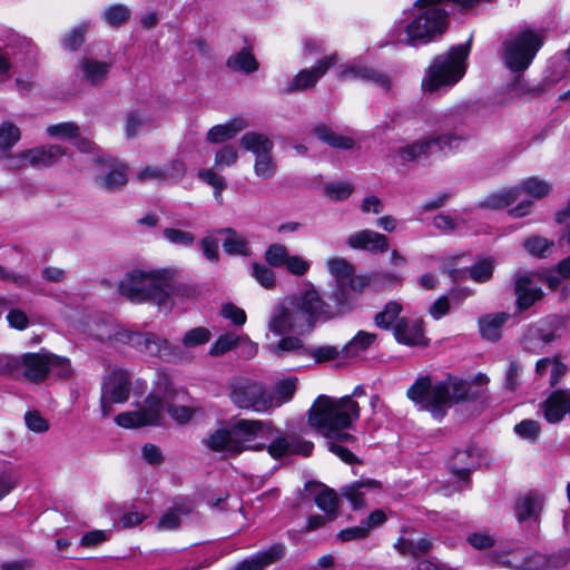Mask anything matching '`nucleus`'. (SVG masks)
<instances>
[{"label":"nucleus","mask_w":570,"mask_h":570,"mask_svg":"<svg viewBox=\"0 0 570 570\" xmlns=\"http://www.w3.org/2000/svg\"><path fill=\"white\" fill-rule=\"evenodd\" d=\"M361 409L350 396L334 399L320 395L308 410V424L327 440L328 450L345 463H353L356 458L341 443L355 442L348 432L360 419Z\"/></svg>","instance_id":"obj_1"},{"label":"nucleus","mask_w":570,"mask_h":570,"mask_svg":"<svg viewBox=\"0 0 570 570\" xmlns=\"http://www.w3.org/2000/svg\"><path fill=\"white\" fill-rule=\"evenodd\" d=\"M330 320H333L330 303L323 299L312 284H308L306 288L273 308L268 330L277 336L292 331L304 333L312 331L316 323Z\"/></svg>","instance_id":"obj_2"},{"label":"nucleus","mask_w":570,"mask_h":570,"mask_svg":"<svg viewBox=\"0 0 570 570\" xmlns=\"http://www.w3.org/2000/svg\"><path fill=\"white\" fill-rule=\"evenodd\" d=\"M469 383L464 380L449 376L444 381L433 383L425 375L407 389L406 396L421 410L429 411L435 420H442L448 409L453 404L464 401L469 394Z\"/></svg>","instance_id":"obj_3"},{"label":"nucleus","mask_w":570,"mask_h":570,"mask_svg":"<svg viewBox=\"0 0 570 570\" xmlns=\"http://www.w3.org/2000/svg\"><path fill=\"white\" fill-rule=\"evenodd\" d=\"M173 276L168 269L132 271L120 281L118 289L132 303L153 302L159 307H168L174 291Z\"/></svg>","instance_id":"obj_4"},{"label":"nucleus","mask_w":570,"mask_h":570,"mask_svg":"<svg viewBox=\"0 0 570 570\" xmlns=\"http://www.w3.org/2000/svg\"><path fill=\"white\" fill-rule=\"evenodd\" d=\"M546 32L531 26H521L503 41L502 59L508 69L523 72L530 67L544 43Z\"/></svg>","instance_id":"obj_5"},{"label":"nucleus","mask_w":570,"mask_h":570,"mask_svg":"<svg viewBox=\"0 0 570 570\" xmlns=\"http://www.w3.org/2000/svg\"><path fill=\"white\" fill-rule=\"evenodd\" d=\"M469 52V45L461 43L452 47L446 53L436 56L426 70L422 87L433 92L454 86L465 73Z\"/></svg>","instance_id":"obj_6"},{"label":"nucleus","mask_w":570,"mask_h":570,"mask_svg":"<svg viewBox=\"0 0 570 570\" xmlns=\"http://www.w3.org/2000/svg\"><path fill=\"white\" fill-rule=\"evenodd\" d=\"M78 127L73 126V147L81 155L88 154L97 168L96 181L98 186L106 191H115L122 188L128 181V167L115 158H106L97 146L88 138H82L78 134Z\"/></svg>","instance_id":"obj_7"},{"label":"nucleus","mask_w":570,"mask_h":570,"mask_svg":"<svg viewBox=\"0 0 570 570\" xmlns=\"http://www.w3.org/2000/svg\"><path fill=\"white\" fill-rule=\"evenodd\" d=\"M230 400L239 409L265 413L274 409V397L266 386L246 377L232 382Z\"/></svg>","instance_id":"obj_8"},{"label":"nucleus","mask_w":570,"mask_h":570,"mask_svg":"<svg viewBox=\"0 0 570 570\" xmlns=\"http://www.w3.org/2000/svg\"><path fill=\"white\" fill-rule=\"evenodd\" d=\"M262 442L264 443V450H266L273 459H281L294 454L308 456L314 449V444L311 441L301 439L295 434L284 433L268 422Z\"/></svg>","instance_id":"obj_9"},{"label":"nucleus","mask_w":570,"mask_h":570,"mask_svg":"<svg viewBox=\"0 0 570 570\" xmlns=\"http://www.w3.org/2000/svg\"><path fill=\"white\" fill-rule=\"evenodd\" d=\"M460 141V137L452 134L425 137L399 147L395 149V155L401 161H414L455 149Z\"/></svg>","instance_id":"obj_10"},{"label":"nucleus","mask_w":570,"mask_h":570,"mask_svg":"<svg viewBox=\"0 0 570 570\" xmlns=\"http://www.w3.org/2000/svg\"><path fill=\"white\" fill-rule=\"evenodd\" d=\"M164 404L160 396L149 394L135 411H127L116 416L117 425L125 429H137L148 425L160 424Z\"/></svg>","instance_id":"obj_11"},{"label":"nucleus","mask_w":570,"mask_h":570,"mask_svg":"<svg viewBox=\"0 0 570 570\" xmlns=\"http://www.w3.org/2000/svg\"><path fill=\"white\" fill-rule=\"evenodd\" d=\"M267 422L240 420L232 428V454H238L243 451L264 450L265 430Z\"/></svg>","instance_id":"obj_12"},{"label":"nucleus","mask_w":570,"mask_h":570,"mask_svg":"<svg viewBox=\"0 0 570 570\" xmlns=\"http://www.w3.org/2000/svg\"><path fill=\"white\" fill-rule=\"evenodd\" d=\"M118 340L150 356L168 360L173 355L168 341L154 333L124 331Z\"/></svg>","instance_id":"obj_13"},{"label":"nucleus","mask_w":570,"mask_h":570,"mask_svg":"<svg viewBox=\"0 0 570 570\" xmlns=\"http://www.w3.org/2000/svg\"><path fill=\"white\" fill-rule=\"evenodd\" d=\"M340 80H362L377 86L379 88L389 91L391 88L390 77L368 66L353 62L351 65L341 66L337 72Z\"/></svg>","instance_id":"obj_14"},{"label":"nucleus","mask_w":570,"mask_h":570,"mask_svg":"<svg viewBox=\"0 0 570 570\" xmlns=\"http://www.w3.org/2000/svg\"><path fill=\"white\" fill-rule=\"evenodd\" d=\"M340 80H362L377 86L379 88L389 91L391 88L390 77L368 66L353 62L351 65L341 66L337 72Z\"/></svg>","instance_id":"obj_15"},{"label":"nucleus","mask_w":570,"mask_h":570,"mask_svg":"<svg viewBox=\"0 0 570 570\" xmlns=\"http://www.w3.org/2000/svg\"><path fill=\"white\" fill-rule=\"evenodd\" d=\"M539 411L548 423H560L566 414L570 419V390L558 389L539 404Z\"/></svg>","instance_id":"obj_16"},{"label":"nucleus","mask_w":570,"mask_h":570,"mask_svg":"<svg viewBox=\"0 0 570 570\" xmlns=\"http://www.w3.org/2000/svg\"><path fill=\"white\" fill-rule=\"evenodd\" d=\"M337 55L333 53L318 60L315 66L301 70L295 76L286 91H302L314 87L317 81L326 73V71L337 63Z\"/></svg>","instance_id":"obj_17"},{"label":"nucleus","mask_w":570,"mask_h":570,"mask_svg":"<svg viewBox=\"0 0 570 570\" xmlns=\"http://www.w3.org/2000/svg\"><path fill=\"white\" fill-rule=\"evenodd\" d=\"M21 377L30 382L45 380L52 365V357L41 353H26L19 356Z\"/></svg>","instance_id":"obj_18"},{"label":"nucleus","mask_w":570,"mask_h":570,"mask_svg":"<svg viewBox=\"0 0 570 570\" xmlns=\"http://www.w3.org/2000/svg\"><path fill=\"white\" fill-rule=\"evenodd\" d=\"M101 393L111 402L125 403L129 399L130 376L127 371L116 368L104 381Z\"/></svg>","instance_id":"obj_19"},{"label":"nucleus","mask_w":570,"mask_h":570,"mask_svg":"<svg viewBox=\"0 0 570 570\" xmlns=\"http://www.w3.org/2000/svg\"><path fill=\"white\" fill-rule=\"evenodd\" d=\"M346 244L353 249L366 250L373 254L385 253L389 249L387 237L372 229H362L350 235Z\"/></svg>","instance_id":"obj_20"},{"label":"nucleus","mask_w":570,"mask_h":570,"mask_svg":"<svg viewBox=\"0 0 570 570\" xmlns=\"http://www.w3.org/2000/svg\"><path fill=\"white\" fill-rule=\"evenodd\" d=\"M514 293L517 296V308L519 312L531 307L543 296L542 289L527 274H518L514 278Z\"/></svg>","instance_id":"obj_21"},{"label":"nucleus","mask_w":570,"mask_h":570,"mask_svg":"<svg viewBox=\"0 0 570 570\" xmlns=\"http://www.w3.org/2000/svg\"><path fill=\"white\" fill-rule=\"evenodd\" d=\"M20 45L23 52H17L11 46L0 49V83L10 77L12 58L17 65L24 59L29 61L35 59L36 47L26 38L20 39Z\"/></svg>","instance_id":"obj_22"},{"label":"nucleus","mask_w":570,"mask_h":570,"mask_svg":"<svg viewBox=\"0 0 570 570\" xmlns=\"http://www.w3.org/2000/svg\"><path fill=\"white\" fill-rule=\"evenodd\" d=\"M394 336L399 343L410 346L426 344L421 320L399 318L394 326Z\"/></svg>","instance_id":"obj_23"},{"label":"nucleus","mask_w":570,"mask_h":570,"mask_svg":"<svg viewBox=\"0 0 570 570\" xmlns=\"http://www.w3.org/2000/svg\"><path fill=\"white\" fill-rule=\"evenodd\" d=\"M63 155L66 149L58 145H51L48 147H38L22 151L20 154L21 160L26 161L31 166H51L58 161Z\"/></svg>","instance_id":"obj_24"},{"label":"nucleus","mask_w":570,"mask_h":570,"mask_svg":"<svg viewBox=\"0 0 570 570\" xmlns=\"http://www.w3.org/2000/svg\"><path fill=\"white\" fill-rule=\"evenodd\" d=\"M331 299L333 304H330V312L333 314V318L351 312L356 304V296L347 283L334 284Z\"/></svg>","instance_id":"obj_25"},{"label":"nucleus","mask_w":570,"mask_h":570,"mask_svg":"<svg viewBox=\"0 0 570 570\" xmlns=\"http://www.w3.org/2000/svg\"><path fill=\"white\" fill-rule=\"evenodd\" d=\"M246 343L248 356H253L257 352V346L250 342L247 335H238L236 333H225L220 335L210 346L209 354L212 356H220L228 351L235 348L238 344Z\"/></svg>","instance_id":"obj_26"},{"label":"nucleus","mask_w":570,"mask_h":570,"mask_svg":"<svg viewBox=\"0 0 570 570\" xmlns=\"http://www.w3.org/2000/svg\"><path fill=\"white\" fill-rule=\"evenodd\" d=\"M510 318V314L499 312L494 314H487L479 318V330L481 336L488 341H498L501 337L502 326Z\"/></svg>","instance_id":"obj_27"},{"label":"nucleus","mask_w":570,"mask_h":570,"mask_svg":"<svg viewBox=\"0 0 570 570\" xmlns=\"http://www.w3.org/2000/svg\"><path fill=\"white\" fill-rule=\"evenodd\" d=\"M217 234L223 235V249L228 255L249 256L248 240L233 228H220Z\"/></svg>","instance_id":"obj_28"},{"label":"nucleus","mask_w":570,"mask_h":570,"mask_svg":"<svg viewBox=\"0 0 570 570\" xmlns=\"http://www.w3.org/2000/svg\"><path fill=\"white\" fill-rule=\"evenodd\" d=\"M240 145L253 153L255 158L272 154L274 148L273 141L266 135L254 131L246 132L240 139Z\"/></svg>","instance_id":"obj_29"},{"label":"nucleus","mask_w":570,"mask_h":570,"mask_svg":"<svg viewBox=\"0 0 570 570\" xmlns=\"http://www.w3.org/2000/svg\"><path fill=\"white\" fill-rule=\"evenodd\" d=\"M247 122L242 118H234L227 124L214 126L207 134L210 142H223L235 137L239 131L247 127Z\"/></svg>","instance_id":"obj_30"},{"label":"nucleus","mask_w":570,"mask_h":570,"mask_svg":"<svg viewBox=\"0 0 570 570\" xmlns=\"http://www.w3.org/2000/svg\"><path fill=\"white\" fill-rule=\"evenodd\" d=\"M376 341V334L360 331L348 343L342 348V358L350 360L357 357L366 351Z\"/></svg>","instance_id":"obj_31"},{"label":"nucleus","mask_w":570,"mask_h":570,"mask_svg":"<svg viewBox=\"0 0 570 570\" xmlns=\"http://www.w3.org/2000/svg\"><path fill=\"white\" fill-rule=\"evenodd\" d=\"M519 199V189L514 187L504 188L494 193L489 194L480 202V207L488 209H502Z\"/></svg>","instance_id":"obj_32"},{"label":"nucleus","mask_w":570,"mask_h":570,"mask_svg":"<svg viewBox=\"0 0 570 570\" xmlns=\"http://www.w3.org/2000/svg\"><path fill=\"white\" fill-rule=\"evenodd\" d=\"M109 73V65L102 61L86 59L81 63V77L92 86L101 85Z\"/></svg>","instance_id":"obj_33"},{"label":"nucleus","mask_w":570,"mask_h":570,"mask_svg":"<svg viewBox=\"0 0 570 570\" xmlns=\"http://www.w3.org/2000/svg\"><path fill=\"white\" fill-rule=\"evenodd\" d=\"M566 330V321L563 317L553 315L540 322L538 327L539 338L544 343H551L560 338Z\"/></svg>","instance_id":"obj_34"},{"label":"nucleus","mask_w":570,"mask_h":570,"mask_svg":"<svg viewBox=\"0 0 570 570\" xmlns=\"http://www.w3.org/2000/svg\"><path fill=\"white\" fill-rule=\"evenodd\" d=\"M394 548L401 554L417 558V557L426 554L431 550L432 542L426 537L420 538L417 540L400 538L394 543Z\"/></svg>","instance_id":"obj_35"},{"label":"nucleus","mask_w":570,"mask_h":570,"mask_svg":"<svg viewBox=\"0 0 570 570\" xmlns=\"http://www.w3.org/2000/svg\"><path fill=\"white\" fill-rule=\"evenodd\" d=\"M267 350L277 357L285 353H296L304 356L307 354V347L304 346L301 338L295 336L282 337L276 344L267 345Z\"/></svg>","instance_id":"obj_36"},{"label":"nucleus","mask_w":570,"mask_h":570,"mask_svg":"<svg viewBox=\"0 0 570 570\" xmlns=\"http://www.w3.org/2000/svg\"><path fill=\"white\" fill-rule=\"evenodd\" d=\"M191 512L190 507L175 505L168 509L158 520L156 528L160 531H173L180 525L181 518Z\"/></svg>","instance_id":"obj_37"},{"label":"nucleus","mask_w":570,"mask_h":570,"mask_svg":"<svg viewBox=\"0 0 570 570\" xmlns=\"http://www.w3.org/2000/svg\"><path fill=\"white\" fill-rule=\"evenodd\" d=\"M519 189V198L522 194H528L534 199H540L552 190V186L544 179H540L538 177H530L523 180L519 186L514 187Z\"/></svg>","instance_id":"obj_38"},{"label":"nucleus","mask_w":570,"mask_h":570,"mask_svg":"<svg viewBox=\"0 0 570 570\" xmlns=\"http://www.w3.org/2000/svg\"><path fill=\"white\" fill-rule=\"evenodd\" d=\"M542 509V499L537 495L527 494L518 500L515 512L519 521L535 518Z\"/></svg>","instance_id":"obj_39"},{"label":"nucleus","mask_w":570,"mask_h":570,"mask_svg":"<svg viewBox=\"0 0 570 570\" xmlns=\"http://www.w3.org/2000/svg\"><path fill=\"white\" fill-rule=\"evenodd\" d=\"M313 131L318 139L334 148L351 149L354 146L352 138L337 135L331 128L324 125L316 126Z\"/></svg>","instance_id":"obj_40"},{"label":"nucleus","mask_w":570,"mask_h":570,"mask_svg":"<svg viewBox=\"0 0 570 570\" xmlns=\"http://www.w3.org/2000/svg\"><path fill=\"white\" fill-rule=\"evenodd\" d=\"M227 66L234 71H244L246 73L254 72L258 69V62L253 53L243 49L227 60Z\"/></svg>","instance_id":"obj_41"},{"label":"nucleus","mask_w":570,"mask_h":570,"mask_svg":"<svg viewBox=\"0 0 570 570\" xmlns=\"http://www.w3.org/2000/svg\"><path fill=\"white\" fill-rule=\"evenodd\" d=\"M204 443L213 451L232 454V431L230 429H218L210 433Z\"/></svg>","instance_id":"obj_42"},{"label":"nucleus","mask_w":570,"mask_h":570,"mask_svg":"<svg viewBox=\"0 0 570 570\" xmlns=\"http://www.w3.org/2000/svg\"><path fill=\"white\" fill-rule=\"evenodd\" d=\"M326 266L334 277V284L347 283L350 276L355 272L354 266L342 257L330 258Z\"/></svg>","instance_id":"obj_43"},{"label":"nucleus","mask_w":570,"mask_h":570,"mask_svg":"<svg viewBox=\"0 0 570 570\" xmlns=\"http://www.w3.org/2000/svg\"><path fill=\"white\" fill-rule=\"evenodd\" d=\"M377 482L370 480L366 482H356L343 489V495L351 502L353 509L358 510L365 505L364 489L376 487Z\"/></svg>","instance_id":"obj_44"},{"label":"nucleus","mask_w":570,"mask_h":570,"mask_svg":"<svg viewBox=\"0 0 570 570\" xmlns=\"http://www.w3.org/2000/svg\"><path fill=\"white\" fill-rule=\"evenodd\" d=\"M316 505L323 510L328 520L336 518L338 507L337 494L334 490L325 488L315 497Z\"/></svg>","instance_id":"obj_45"},{"label":"nucleus","mask_w":570,"mask_h":570,"mask_svg":"<svg viewBox=\"0 0 570 570\" xmlns=\"http://www.w3.org/2000/svg\"><path fill=\"white\" fill-rule=\"evenodd\" d=\"M296 377H287L284 380H281L275 385V395L274 397V409L281 406L282 404L289 402L295 392H296Z\"/></svg>","instance_id":"obj_46"},{"label":"nucleus","mask_w":570,"mask_h":570,"mask_svg":"<svg viewBox=\"0 0 570 570\" xmlns=\"http://www.w3.org/2000/svg\"><path fill=\"white\" fill-rule=\"evenodd\" d=\"M402 312V305L395 301L389 302L383 311L377 313L374 317L375 325L383 330H389L391 325L399 321L397 317Z\"/></svg>","instance_id":"obj_47"},{"label":"nucleus","mask_w":570,"mask_h":570,"mask_svg":"<svg viewBox=\"0 0 570 570\" xmlns=\"http://www.w3.org/2000/svg\"><path fill=\"white\" fill-rule=\"evenodd\" d=\"M131 16V11L125 4H112L105 9L102 19L112 27H119L126 23Z\"/></svg>","instance_id":"obj_48"},{"label":"nucleus","mask_w":570,"mask_h":570,"mask_svg":"<svg viewBox=\"0 0 570 570\" xmlns=\"http://www.w3.org/2000/svg\"><path fill=\"white\" fill-rule=\"evenodd\" d=\"M163 235L171 245L185 248L191 247L196 239L193 233L174 227L165 228Z\"/></svg>","instance_id":"obj_49"},{"label":"nucleus","mask_w":570,"mask_h":570,"mask_svg":"<svg viewBox=\"0 0 570 570\" xmlns=\"http://www.w3.org/2000/svg\"><path fill=\"white\" fill-rule=\"evenodd\" d=\"M515 434L531 443H535L541 433V424L535 420L525 419L513 428Z\"/></svg>","instance_id":"obj_50"},{"label":"nucleus","mask_w":570,"mask_h":570,"mask_svg":"<svg viewBox=\"0 0 570 570\" xmlns=\"http://www.w3.org/2000/svg\"><path fill=\"white\" fill-rule=\"evenodd\" d=\"M276 169L277 164L272 154L255 158L254 173L258 178L263 180L272 179L276 174Z\"/></svg>","instance_id":"obj_51"},{"label":"nucleus","mask_w":570,"mask_h":570,"mask_svg":"<svg viewBox=\"0 0 570 570\" xmlns=\"http://www.w3.org/2000/svg\"><path fill=\"white\" fill-rule=\"evenodd\" d=\"M210 337V331L199 326L187 331L183 336L181 343L186 348H194L208 343Z\"/></svg>","instance_id":"obj_52"},{"label":"nucleus","mask_w":570,"mask_h":570,"mask_svg":"<svg viewBox=\"0 0 570 570\" xmlns=\"http://www.w3.org/2000/svg\"><path fill=\"white\" fill-rule=\"evenodd\" d=\"M493 269L494 261L492 258H484L473 264L469 269V274L473 281L483 283L491 278Z\"/></svg>","instance_id":"obj_53"},{"label":"nucleus","mask_w":570,"mask_h":570,"mask_svg":"<svg viewBox=\"0 0 570 570\" xmlns=\"http://www.w3.org/2000/svg\"><path fill=\"white\" fill-rule=\"evenodd\" d=\"M306 356L313 357L317 363L342 358L341 348L332 345L307 347Z\"/></svg>","instance_id":"obj_54"},{"label":"nucleus","mask_w":570,"mask_h":570,"mask_svg":"<svg viewBox=\"0 0 570 570\" xmlns=\"http://www.w3.org/2000/svg\"><path fill=\"white\" fill-rule=\"evenodd\" d=\"M19 362V356L0 353V375L12 379H21Z\"/></svg>","instance_id":"obj_55"},{"label":"nucleus","mask_w":570,"mask_h":570,"mask_svg":"<svg viewBox=\"0 0 570 570\" xmlns=\"http://www.w3.org/2000/svg\"><path fill=\"white\" fill-rule=\"evenodd\" d=\"M20 139L19 128L10 122L3 121L0 125V148L9 149Z\"/></svg>","instance_id":"obj_56"},{"label":"nucleus","mask_w":570,"mask_h":570,"mask_svg":"<svg viewBox=\"0 0 570 570\" xmlns=\"http://www.w3.org/2000/svg\"><path fill=\"white\" fill-rule=\"evenodd\" d=\"M288 256L287 248L282 244H272L265 252V261L274 267L284 266Z\"/></svg>","instance_id":"obj_57"},{"label":"nucleus","mask_w":570,"mask_h":570,"mask_svg":"<svg viewBox=\"0 0 570 570\" xmlns=\"http://www.w3.org/2000/svg\"><path fill=\"white\" fill-rule=\"evenodd\" d=\"M463 225L464 219L459 216L441 214L433 218V226L442 233L454 232Z\"/></svg>","instance_id":"obj_58"},{"label":"nucleus","mask_w":570,"mask_h":570,"mask_svg":"<svg viewBox=\"0 0 570 570\" xmlns=\"http://www.w3.org/2000/svg\"><path fill=\"white\" fill-rule=\"evenodd\" d=\"M324 190L332 200H344L351 196L353 185L345 181L331 183L325 185Z\"/></svg>","instance_id":"obj_59"},{"label":"nucleus","mask_w":570,"mask_h":570,"mask_svg":"<svg viewBox=\"0 0 570 570\" xmlns=\"http://www.w3.org/2000/svg\"><path fill=\"white\" fill-rule=\"evenodd\" d=\"M523 245L530 254L543 257L554 244L544 237L533 236L525 239Z\"/></svg>","instance_id":"obj_60"},{"label":"nucleus","mask_w":570,"mask_h":570,"mask_svg":"<svg viewBox=\"0 0 570 570\" xmlns=\"http://www.w3.org/2000/svg\"><path fill=\"white\" fill-rule=\"evenodd\" d=\"M253 276L265 288L275 286V273L267 266L258 263L252 265Z\"/></svg>","instance_id":"obj_61"},{"label":"nucleus","mask_w":570,"mask_h":570,"mask_svg":"<svg viewBox=\"0 0 570 570\" xmlns=\"http://www.w3.org/2000/svg\"><path fill=\"white\" fill-rule=\"evenodd\" d=\"M198 407L191 405H170L168 413L178 424H185L196 414Z\"/></svg>","instance_id":"obj_62"},{"label":"nucleus","mask_w":570,"mask_h":570,"mask_svg":"<svg viewBox=\"0 0 570 570\" xmlns=\"http://www.w3.org/2000/svg\"><path fill=\"white\" fill-rule=\"evenodd\" d=\"M27 428L35 433H43L49 430L48 421L38 411H28L24 414Z\"/></svg>","instance_id":"obj_63"},{"label":"nucleus","mask_w":570,"mask_h":570,"mask_svg":"<svg viewBox=\"0 0 570 570\" xmlns=\"http://www.w3.org/2000/svg\"><path fill=\"white\" fill-rule=\"evenodd\" d=\"M167 171L161 167H146L139 170L136 174V179L140 183L147 181H166L167 180Z\"/></svg>","instance_id":"obj_64"}]
</instances>
